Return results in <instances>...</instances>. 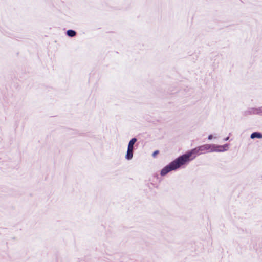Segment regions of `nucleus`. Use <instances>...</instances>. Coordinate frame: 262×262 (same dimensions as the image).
Masks as SVG:
<instances>
[{
	"label": "nucleus",
	"mask_w": 262,
	"mask_h": 262,
	"mask_svg": "<svg viewBox=\"0 0 262 262\" xmlns=\"http://www.w3.org/2000/svg\"><path fill=\"white\" fill-rule=\"evenodd\" d=\"M200 155L198 147H196L186 154L180 156L169 165L164 167L161 171V175L165 176L171 170H176L181 166L184 165L192 160L196 155Z\"/></svg>",
	"instance_id": "obj_1"
},
{
	"label": "nucleus",
	"mask_w": 262,
	"mask_h": 262,
	"mask_svg": "<svg viewBox=\"0 0 262 262\" xmlns=\"http://www.w3.org/2000/svg\"><path fill=\"white\" fill-rule=\"evenodd\" d=\"M197 147L200 154H204L208 151H223L225 150L224 148L222 146L218 147L219 149H211V145L209 144H205Z\"/></svg>",
	"instance_id": "obj_2"
},
{
	"label": "nucleus",
	"mask_w": 262,
	"mask_h": 262,
	"mask_svg": "<svg viewBox=\"0 0 262 262\" xmlns=\"http://www.w3.org/2000/svg\"><path fill=\"white\" fill-rule=\"evenodd\" d=\"M250 137L252 139H254L255 138H262V134L260 133L254 132L251 135Z\"/></svg>",
	"instance_id": "obj_3"
},
{
	"label": "nucleus",
	"mask_w": 262,
	"mask_h": 262,
	"mask_svg": "<svg viewBox=\"0 0 262 262\" xmlns=\"http://www.w3.org/2000/svg\"><path fill=\"white\" fill-rule=\"evenodd\" d=\"M133 150L127 149L126 157L128 160H130L133 158Z\"/></svg>",
	"instance_id": "obj_4"
},
{
	"label": "nucleus",
	"mask_w": 262,
	"mask_h": 262,
	"mask_svg": "<svg viewBox=\"0 0 262 262\" xmlns=\"http://www.w3.org/2000/svg\"><path fill=\"white\" fill-rule=\"evenodd\" d=\"M67 34L70 37H73L76 35V32L72 30H69L67 31Z\"/></svg>",
	"instance_id": "obj_5"
},
{
	"label": "nucleus",
	"mask_w": 262,
	"mask_h": 262,
	"mask_svg": "<svg viewBox=\"0 0 262 262\" xmlns=\"http://www.w3.org/2000/svg\"><path fill=\"white\" fill-rule=\"evenodd\" d=\"M137 141V139L135 138H132L131 140L129 142V144L132 145L134 146V144L135 143V142Z\"/></svg>",
	"instance_id": "obj_6"
},
{
	"label": "nucleus",
	"mask_w": 262,
	"mask_h": 262,
	"mask_svg": "<svg viewBox=\"0 0 262 262\" xmlns=\"http://www.w3.org/2000/svg\"><path fill=\"white\" fill-rule=\"evenodd\" d=\"M159 154V151L158 150H156L154 152V153L152 154V156L154 157H155L157 155H158Z\"/></svg>",
	"instance_id": "obj_7"
},
{
	"label": "nucleus",
	"mask_w": 262,
	"mask_h": 262,
	"mask_svg": "<svg viewBox=\"0 0 262 262\" xmlns=\"http://www.w3.org/2000/svg\"><path fill=\"white\" fill-rule=\"evenodd\" d=\"M133 145H130L128 144V148L127 149H129V150H133Z\"/></svg>",
	"instance_id": "obj_8"
},
{
	"label": "nucleus",
	"mask_w": 262,
	"mask_h": 262,
	"mask_svg": "<svg viewBox=\"0 0 262 262\" xmlns=\"http://www.w3.org/2000/svg\"><path fill=\"white\" fill-rule=\"evenodd\" d=\"M212 135H210V136L208 137V139H212Z\"/></svg>",
	"instance_id": "obj_9"
}]
</instances>
